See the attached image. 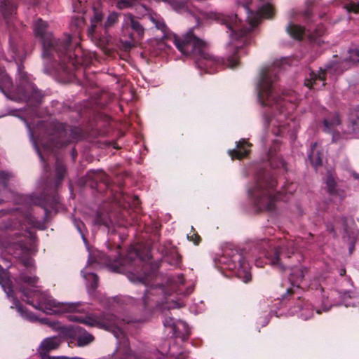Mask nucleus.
<instances>
[{
  "mask_svg": "<svg viewBox=\"0 0 359 359\" xmlns=\"http://www.w3.org/2000/svg\"><path fill=\"white\" fill-rule=\"evenodd\" d=\"M35 148H36V151H37V153H38V154H39V157H40L41 160L42 161H45L44 157L43 156V155H42L41 152L40 151V150H39V147H38L36 145H35Z\"/></svg>",
  "mask_w": 359,
  "mask_h": 359,
  "instance_id": "3c124183",
  "label": "nucleus"
},
{
  "mask_svg": "<svg viewBox=\"0 0 359 359\" xmlns=\"http://www.w3.org/2000/svg\"><path fill=\"white\" fill-rule=\"evenodd\" d=\"M132 29L137 34L139 38H142L144 34V29L142 24L139 22L138 19L130 13L124 15V18L122 24V33L125 36H128L129 41H125V46L130 48L134 46L133 34L129 32Z\"/></svg>",
  "mask_w": 359,
  "mask_h": 359,
  "instance_id": "9b49d317",
  "label": "nucleus"
},
{
  "mask_svg": "<svg viewBox=\"0 0 359 359\" xmlns=\"http://www.w3.org/2000/svg\"><path fill=\"white\" fill-rule=\"evenodd\" d=\"M167 298V292L163 286L149 287L145 290L144 295L142 297L144 304L149 305L150 302H154L157 306L167 308L168 309L177 308L179 304L172 302L170 305L165 306L167 303L165 300Z\"/></svg>",
  "mask_w": 359,
  "mask_h": 359,
  "instance_id": "1a4fd4ad",
  "label": "nucleus"
},
{
  "mask_svg": "<svg viewBox=\"0 0 359 359\" xmlns=\"http://www.w3.org/2000/svg\"><path fill=\"white\" fill-rule=\"evenodd\" d=\"M149 18L155 25L156 28L162 32V36L163 38H166L169 41H171L174 43L173 40L172 39V36H176L177 38L178 36L175 34L169 35V29L167 27L166 25L165 24V22L163 20V18L156 14L149 15ZM179 39L180 38L179 37Z\"/></svg>",
  "mask_w": 359,
  "mask_h": 359,
  "instance_id": "2eb2a0df",
  "label": "nucleus"
},
{
  "mask_svg": "<svg viewBox=\"0 0 359 359\" xmlns=\"http://www.w3.org/2000/svg\"><path fill=\"white\" fill-rule=\"evenodd\" d=\"M346 9L348 12L358 13L359 12V2L357 4H350L346 6Z\"/></svg>",
  "mask_w": 359,
  "mask_h": 359,
  "instance_id": "c03bdc74",
  "label": "nucleus"
},
{
  "mask_svg": "<svg viewBox=\"0 0 359 359\" xmlns=\"http://www.w3.org/2000/svg\"><path fill=\"white\" fill-rule=\"evenodd\" d=\"M15 246L18 248L19 247L22 251H25L24 243L22 242V241H19L16 243H15Z\"/></svg>",
  "mask_w": 359,
  "mask_h": 359,
  "instance_id": "09e8293b",
  "label": "nucleus"
},
{
  "mask_svg": "<svg viewBox=\"0 0 359 359\" xmlns=\"http://www.w3.org/2000/svg\"><path fill=\"white\" fill-rule=\"evenodd\" d=\"M12 87V81L4 69H0V88L10 89Z\"/></svg>",
  "mask_w": 359,
  "mask_h": 359,
  "instance_id": "2f4dec72",
  "label": "nucleus"
},
{
  "mask_svg": "<svg viewBox=\"0 0 359 359\" xmlns=\"http://www.w3.org/2000/svg\"><path fill=\"white\" fill-rule=\"evenodd\" d=\"M182 323L181 321L176 322L172 317H165L163 320V325L165 327H170L172 330V334H177V326L178 324Z\"/></svg>",
  "mask_w": 359,
  "mask_h": 359,
  "instance_id": "473e14b6",
  "label": "nucleus"
},
{
  "mask_svg": "<svg viewBox=\"0 0 359 359\" xmlns=\"http://www.w3.org/2000/svg\"><path fill=\"white\" fill-rule=\"evenodd\" d=\"M327 69L322 70L320 69V72L318 73H315L312 72L309 74V77L306 78L305 79V86H306L309 88H313L319 89L320 87L317 86V82H322L321 86H325V74L326 72Z\"/></svg>",
  "mask_w": 359,
  "mask_h": 359,
  "instance_id": "f3484780",
  "label": "nucleus"
},
{
  "mask_svg": "<svg viewBox=\"0 0 359 359\" xmlns=\"http://www.w3.org/2000/svg\"><path fill=\"white\" fill-rule=\"evenodd\" d=\"M54 138L55 145L62 147L67 145L70 142L77 140L79 138V131L77 128H71L69 126L57 123L54 125Z\"/></svg>",
  "mask_w": 359,
  "mask_h": 359,
  "instance_id": "9d476101",
  "label": "nucleus"
},
{
  "mask_svg": "<svg viewBox=\"0 0 359 359\" xmlns=\"http://www.w3.org/2000/svg\"><path fill=\"white\" fill-rule=\"evenodd\" d=\"M276 181L271 176L262 172L257 176L255 187L249 191L256 205L260 210L272 211L279 195L273 194Z\"/></svg>",
  "mask_w": 359,
  "mask_h": 359,
  "instance_id": "423d86ee",
  "label": "nucleus"
},
{
  "mask_svg": "<svg viewBox=\"0 0 359 359\" xmlns=\"http://www.w3.org/2000/svg\"><path fill=\"white\" fill-rule=\"evenodd\" d=\"M223 262L228 269L235 271L236 275L243 282L248 283L252 279L249 271L248 264L245 262L242 252L237 249H229L225 251Z\"/></svg>",
  "mask_w": 359,
  "mask_h": 359,
  "instance_id": "6e6552de",
  "label": "nucleus"
},
{
  "mask_svg": "<svg viewBox=\"0 0 359 359\" xmlns=\"http://www.w3.org/2000/svg\"><path fill=\"white\" fill-rule=\"evenodd\" d=\"M279 62H274L270 67H263L260 72L259 79L257 84V97L261 105L269 107L273 113L271 120L266 116L265 121L282 123L294 109L295 104L285 97L278 96L275 90V82L277 80Z\"/></svg>",
  "mask_w": 359,
  "mask_h": 359,
  "instance_id": "f257e3e1",
  "label": "nucleus"
},
{
  "mask_svg": "<svg viewBox=\"0 0 359 359\" xmlns=\"http://www.w3.org/2000/svg\"><path fill=\"white\" fill-rule=\"evenodd\" d=\"M187 1L186 0H171L170 5L176 10L180 11L184 9L187 6Z\"/></svg>",
  "mask_w": 359,
  "mask_h": 359,
  "instance_id": "58836bf2",
  "label": "nucleus"
},
{
  "mask_svg": "<svg viewBox=\"0 0 359 359\" xmlns=\"http://www.w3.org/2000/svg\"><path fill=\"white\" fill-rule=\"evenodd\" d=\"M287 33L295 39H301L303 33L304 29L303 27L294 25L293 23H290L287 27Z\"/></svg>",
  "mask_w": 359,
  "mask_h": 359,
  "instance_id": "c85d7f7f",
  "label": "nucleus"
},
{
  "mask_svg": "<svg viewBox=\"0 0 359 359\" xmlns=\"http://www.w3.org/2000/svg\"><path fill=\"white\" fill-rule=\"evenodd\" d=\"M317 143H313L311 145V152L308 157L314 167H317L322 164V158L320 152L317 149Z\"/></svg>",
  "mask_w": 359,
  "mask_h": 359,
  "instance_id": "393cba45",
  "label": "nucleus"
},
{
  "mask_svg": "<svg viewBox=\"0 0 359 359\" xmlns=\"http://www.w3.org/2000/svg\"><path fill=\"white\" fill-rule=\"evenodd\" d=\"M259 248H262V254L268 259L271 266L284 271L287 265L285 259H289L294 253L295 243L293 241H287L275 247L272 243L264 240Z\"/></svg>",
  "mask_w": 359,
  "mask_h": 359,
  "instance_id": "0eeeda50",
  "label": "nucleus"
},
{
  "mask_svg": "<svg viewBox=\"0 0 359 359\" xmlns=\"http://www.w3.org/2000/svg\"><path fill=\"white\" fill-rule=\"evenodd\" d=\"M73 223H74V226H76V228L77 229L78 231L81 234L83 239L85 240L84 235L82 231V227L83 226V223L81 220L77 219L76 218L73 219Z\"/></svg>",
  "mask_w": 359,
  "mask_h": 359,
  "instance_id": "37998d69",
  "label": "nucleus"
},
{
  "mask_svg": "<svg viewBox=\"0 0 359 359\" xmlns=\"http://www.w3.org/2000/svg\"><path fill=\"white\" fill-rule=\"evenodd\" d=\"M187 238L189 241H193L195 244H198L201 240L200 236L197 233H194L193 235H188Z\"/></svg>",
  "mask_w": 359,
  "mask_h": 359,
  "instance_id": "a18cd8bd",
  "label": "nucleus"
},
{
  "mask_svg": "<svg viewBox=\"0 0 359 359\" xmlns=\"http://www.w3.org/2000/svg\"><path fill=\"white\" fill-rule=\"evenodd\" d=\"M15 280L20 284V290L25 297L27 299L36 297L37 305H34L29 300L27 303L38 310L43 311L47 314L80 311L79 309L80 303L58 302L50 296L41 293L36 285L38 282L36 276H29L22 272Z\"/></svg>",
  "mask_w": 359,
  "mask_h": 359,
  "instance_id": "7ed1b4c3",
  "label": "nucleus"
},
{
  "mask_svg": "<svg viewBox=\"0 0 359 359\" xmlns=\"http://www.w3.org/2000/svg\"><path fill=\"white\" fill-rule=\"evenodd\" d=\"M59 203H60V199H59L58 196H57L56 194H54L52 196L51 201L50 202V205L51 206H53L54 205H57Z\"/></svg>",
  "mask_w": 359,
  "mask_h": 359,
  "instance_id": "de8ad7c7",
  "label": "nucleus"
},
{
  "mask_svg": "<svg viewBox=\"0 0 359 359\" xmlns=\"http://www.w3.org/2000/svg\"><path fill=\"white\" fill-rule=\"evenodd\" d=\"M348 127V133L353 134L359 132V110L350 113Z\"/></svg>",
  "mask_w": 359,
  "mask_h": 359,
  "instance_id": "5701e85b",
  "label": "nucleus"
},
{
  "mask_svg": "<svg viewBox=\"0 0 359 359\" xmlns=\"http://www.w3.org/2000/svg\"><path fill=\"white\" fill-rule=\"evenodd\" d=\"M133 262L135 264L138 263V266H141V270L142 271L143 275L139 274L137 269H134L133 271H128L127 273V276L131 282L142 284L144 287H146L149 284L150 279L152 278L157 266L143 262L140 258V253L138 250L134 247H130L128 249L126 257L123 258L119 256L114 261V263L109 264L108 266L114 272L121 273L123 271V266L128 264H132Z\"/></svg>",
  "mask_w": 359,
  "mask_h": 359,
  "instance_id": "39448f33",
  "label": "nucleus"
},
{
  "mask_svg": "<svg viewBox=\"0 0 359 359\" xmlns=\"http://www.w3.org/2000/svg\"><path fill=\"white\" fill-rule=\"evenodd\" d=\"M184 283V279L182 277H179L178 278V280L177 281V283H179V284H183Z\"/></svg>",
  "mask_w": 359,
  "mask_h": 359,
  "instance_id": "864d4df0",
  "label": "nucleus"
},
{
  "mask_svg": "<svg viewBox=\"0 0 359 359\" xmlns=\"http://www.w3.org/2000/svg\"><path fill=\"white\" fill-rule=\"evenodd\" d=\"M5 277L6 273L3 268L1 267V266L0 265V284L4 287L5 292L7 293V295L10 297L12 295L13 290L10 287H8V291H6L4 285V283L6 282Z\"/></svg>",
  "mask_w": 359,
  "mask_h": 359,
  "instance_id": "a19ab883",
  "label": "nucleus"
},
{
  "mask_svg": "<svg viewBox=\"0 0 359 359\" xmlns=\"http://www.w3.org/2000/svg\"><path fill=\"white\" fill-rule=\"evenodd\" d=\"M102 19V14L97 10H94V15L93 18L90 20V27H89L88 30V33L89 36H93V34L94 33L95 28L97 27V25L101 22Z\"/></svg>",
  "mask_w": 359,
  "mask_h": 359,
  "instance_id": "7c9ffc66",
  "label": "nucleus"
},
{
  "mask_svg": "<svg viewBox=\"0 0 359 359\" xmlns=\"http://www.w3.org/2000/svg\"><path fill=\"white\" fill-rule=\"evenodd\" d=\"M48 23L41 19H38L34 24V34L42 43L43 56L58 62L60 71L69 73L72 67L74 66L75 55L69 44L71 36L67 35L62 41L56 39L48 30Z\"/></svg>",
  "mask_w": 359,
  "mask_h": 359,
  "instance_id": "f03ea898",
  "label": "nucleus"
},
{
  "mask_svg": "<svg viewBox=\"0 0 359 359\" xmlns=\"http://www.w3.org/2000/svg\"><path fill=\"white\" fill-rule=\"evenodd\" d=\"M136 0H117L116 6L119 9H124L133 6Z\"/></svg>",
  "mask_w": 359,
  "mask_h": 359,
  "instance_id": "ea45409f",
  "label": "nucleus"
},
{
  "mask_svg": "<svg viewBox=\"0 0 359 359\" xmlns=\"http://www.w3.org/2000/svg\"><path fill=\"white\" fill-rule=\"evenodd\" d=\"M14 307L22 318L31 321L36 320L35 316L21 306L16 298L13 299V306H11V309H13Z\"/></svg>",
  "mask_w": 359,
  "mask_h": 359,
  "instance_id": "a878e982",
  "label": "nucleus"
},
{
  "mask_svg": "<svg viewBox=\"0 0 359 359\" xmlns=\"http://www.w3.org/2000/svg\"><path fill=\"white\" fill-rule=\"evenodd\" d=\"M249 146L250 144L248 142H246L244 140L239 141L238 142H237L236 149L229 150V154L232 159H241L248 154V150L247 149V147Z\"/></svg>",
  "mask_w": 359,
  "mask_h": 359,
  "instance_id": "aec40b11",
  "label": "nucleus"
},
{
  "mask_svg": "<svg viewBox=\"0 0 359 359\" xmlns=\"http://www.w3.org/2000/svg\"><path fill=\"white\" fill-rule=\"evenodd\" d=\"M341 123L338 114L333 113L324 118L323 121V130L325 133H332L335 128Z\"/></svg>",
  "mask_w": 359,
  "mask_h": 359,
  "instance_id": "a211bd4d",
  "label": "nucleus"
},
{
  "mask_svg": "<svg viewBox=\"0 0 359 359\" xmlns=\"http://www.w3.org/2000/svg\"><path fill=\"white\" fill-rule=\"evenodd\" d=\"M103 177H104V175L102 172H95V180H102Z\"/></svg>",
  "mask_w": 359,
  "mask_h": 359,
  "instance_id": "8fccbe9b",
  "label": "nucleus"
},
{
  "mask_svg": "<svg viewBox=\"0 0 359 359\" xmlns=\"http://www.w3.org/2000/svg\"><path fill=\"white\" fill-rule=\"evenodd\" d=\"M327 230L336 236L335 227H340L344 231H346L347 219L344 216L334 217L332 222L327 224Z\"/></svg>",
  "mask_w": 359,
  "mask_h": 359,
  "instance_id": "4be33fe9",
  "label": "nucleus"
},
{
  "mask_svg": "<svg viewBox=\"0 0 359 359\" xmlns=\"http://www.w3.org/2000/svg\"><path fill=\"white\" fill-rule=\"evenodd\" d=\"M114 202L120 206L126 207V204L136 207L139 204V198L137 196L130 197L122 192H119L114 196Z\"/></svg>",
  "mask_w": 359,
  "mask_h": 359,
  "instance_id": "6ab92c4d",
  "label": "nucleus"
},
{
  "mask_svg": "<svg viewBox=\"0 0 359 359\" xmlns=\"http://www.w3.org/2000/svg\"><path fill=\"white\" fill-rule=\"evenodd\" d=\"M18 65V74L20 77V83L18 86V91L21 98L25 100H31L37 97L39 92L34 83L28 79L25 72H22L21 67Z\"/></svg>",
  "mask_w": 359,
  "mask_h": 359,
  "instance_id": "ddd939ff",
  "label": "nucleus"
},
{
  "mask_svg": "<svg viewBox=\"0 0 359 359\" xmlns=\"http://www.w3.org/2000/svg\"><path fill=\"white\" fill-rule=\"evenodd\" d=\"M81 273L87 281V287L91 290H95L98 285V277L94 273H88L83 270Z\"/></svg>",
  "mask_w": 359,
  "mask_h": 359,
  "instance_id": "bb28decb",
  "label": "nucleus"
},
{
  "mask_svg": "<svg viewBox=\"0 0 359 359\" xmlns=\"http://www.w3.org/2000/svg\"><path fill=\"white\" fill-rule=\"evenodd\" d=\"M25 200L29 201V203L31 204L37 205L42 207H44L45 203H49V198H43V201H42L40 198H34L32 196H27Z\"/></svg>",
  "mask_w": 359,
  "mask_h": 359,
  "instance_id": "c9c22d12",
  "label": "nucleus"
},
{
  "mask_svg": "<svg viewBox=\"0 0 359 359\" xmlns=\"http://www.w3.org/2000/svg\"><path fill=\"white\" fill-rule=\"evenodd\" d=\"M11 177H13L11 173L5 171L0 172V184L3 186L4 189H6L7 187V182Z\"/></svg>",
  "mask_w": 359,
  "mask_h": 359,
  "instance_id": "4c0bfd02",
  "label": "nucleus"
},
{
  "mask_svg": "<svg viewBox=\"0 0 359 359\" xmlns=\"http://www.w3.org/2000/svg\"><path fill=\"white\" fill-rule=\"evenodd\" d=\"M320 290L322 292L323 289L321 287H320Z\"/></svg>",
  "mask_w": 359,
  "mask_h": 359,
  "instance_id": "13d9d810",
  "label": "nucleus"
},
{
  "mask_svg": "<svg viewBox=\"0 0 359 359\" xmlns=\"http://www.w3.org/2000/svg\"><path fill=\"white\" fill-rule=\"evenodd\" d=\"M93 223L95 225L109 227L112 224L111 215L102 208L95 214Z\"/></svg>",
  "mask_w": 359,
  "mask_h": 359,
  "instance_id": "412c9836",
  "label": "nucleus"
},
{
  "mask_svg": "<svg viewBox=\"0 0 359 359\" xmlns=\"http://www.w3.org/2000/svg\"><path fill=\"white\" fill-rule=\"evenodd\" d=\"M71 321L79 322L91 327H97L111 332L118 340V351L124 355V359H136V356L132 353L128 346V341L122 330V325L125 320H119L113 314L102 313L100 316L93 315L78 317L75 315L68 316Z\"/></svg>",
  "mask_w": 359,
  "mask_h": 359,
  "instance_id": "20e7f679",
  "label": "nucleus"
},
{
  "mask_svg": "<svg viewBox=\"0 0 359 359\" xmlns=\"http://www.w3.org/2000/svg\"><path fill=\"white\" fill-rule=\"evenodd\" d=\"M306 271V269L304 268L294 269L290 273L289 278L291 284L294 286L299 287V285L304 277V273Z\"/></svg>",
  "mask_w": 359,
  "mask_h": 359,
  "instance_id": "b1692460",
  "label": "nucleus"
},
{
  "mask_svg": "<svg viewBox=\"0 0 359 359\" xmlns=\"http://www.w3.org/2000/svg\"><path fill=\"white\" fill-rule=\"evenodd\" d=\"M55 172L57 177V183L62 180L65 173V168L62 161L56 158Z\"/></svg>",
  "mask_w": 359,
  "mask_h": 359,
  "instance_id": "72a5a7b5",
  "label": "nucleus"
},
{
  "mask_svg": "<svg viewBox=\"0 0 359 359\" xmlns=\"http://www.w3.org/2000/svg\"><path fill=\"white\" fill-rule=\"evenodd\" d=\"M344 273H345V270H343V271H341V273H340V274H341V276H343Z\"/></svg>",
  "mask_w": 359,
  "mask_h": 359,
  "instance_id": "6e6d98bb",
  "label": "nucleus"
},
{
  "mask_svg": "<svg viewBox=\"0 0 359 359\" xmlns=\"http://www.w3.org/2000/svg\"><path fill=\"white\" fill-rule=\"evenodd\" d=\"M72 156H73V158H74L75 156H74V152L72 153Z\"/></svg>",
  "mask_w": 359,
  "mask_h": 359,
  "instance_id": "4d7b16f0",
  "label": "nucleus"
},
{
  "mask_svg": "<svg viewBox=\"0 0 359 359\" xmlns=\"http://www.w3.org/2000/svg\"><path fill=\"white\" fill-rule=\"evenodd\" d=\"M44 210H45L46 215H48V209L46 207H44Z\"/></svg>",
  "mask_w": 359,
  "mask_h": 359,
  "instance_id": "5fc2aeb1",
  "label": "nucleus"
},
{
  "mask_svg": "<svg viewBox=\"0 0 359 359\" xmlns=\"http://www.w3.org/2000/svg\"><path fill=\"white\" fill-rule=\"evenodd\" d=\"M349 56L348 58L346 60L345 63L348 64L349 62H353V64H356L359 62V49L355 48L351 49L348 52Z\"/></svg>",
  "mask_w": 359,
  "mask_h": 359,
  "instance_id": "f704fd0d",
  "label": "nucleus"
},
{
  "mask_svg": "<svg viewBox=\"0 0 359 359\" xmlns=\"http://www.w3.org/2000/svg\"><path fill=\"white\" fill-rule=\"evenodd\" d=\"M287 293H290V290H287Z\"/></svg>",
  "mask_w": 359,
  "mask_h": 359,
  "instance_id": "bf43d9fd",
  "label": "nucleus"
},
{
  "mask_svg": "<svg viewBox=\"0 0 359 359\" xmlns=\"http://www.w3.org/2000/svg\"><path fill=\"white\" fill-rule=\"evenodd\" d=\"M326 186L327 188V191L330 194L335 193V187H336V183L331 176H328L326 179Z\"/></svg>",
  "mask_w": 359,
  "mask_h": 359,
  "instance_id": "79ce46f5",
  "label": "nucleus"
},
{
  "mask_svg": "<svg viewBox=\"0 0 359 359\" xmlns=\"http://www.w3.org/2000/svg\"><path fill=\"white\" fill-rule=\"evenodd\" d=\"M166 262L171 266L179 267L181 264V257L179 253L173 250L166 256Z\"/></svg>",
  "mask_w": 359,
  "mask_h": 359,
  "instance_id": "c756f323",
  "label": "nucleus"
},
{
  "mask_svg": "<svg viewBox=\"0 0 359 359\" xmlns=\"http://www.w3.org/2000/svg\"><path fill=\"white\" fill-rule=\"evenodd\" d=\"M118 15L116 13L112 12L109 14L107 19L104 23V27L109 28L113 26L118 22Z\"/></svg>",
  "mask_w": 359,
  "mask_h": 359,
  "instance_id": "e433bc0d",
  "label": "nucleus"
},
{
  "mask_svg": "<svg viewBox=\"0 0 359 359\" xmlns=\"http://www.w3.org/2000/svg\"><path fill=\"white\" fill-rule=\"evenodd\" d=\"M61 333L69 338L75 339L79 346H84L94 340V337L80 326L62 327Z\"/></svg>",
  "mask_w": 359,
  "mask_h": 359,
  "instance_id": "f8f14e48",
  "label": "nucleus"
},
{
  "mask_svg": "<svg viewBox=\"0 0 359 359\" xmlns=\"http://www.w3.org/2000/svg\"><path fill=\"white\" fill-rule=\"evenodd\" d=\"M15 5L8 1L4 0L1 4V12L4 18L7 20L15 13Z\"/></svg>",
  "mask_w": 359,
  "mask_h": 359,
  "instance_id": "cd10ccee",
  "label": "nucleus"
},
{
  "mask_svg": "<svg viewBox=\"0 0 359 359\" xmlns=\"http://www.w3.org/2000/svg\"><path fill=\"white\" fill-rule=\"evenodd\" d=\"M24 219L27 221L31 224H34V217L32 216L30 212H26L24 214Z\"/></svg>",
  "mask_w": 359,
  "mask_h": 359,
  "instance_id": "49530a36",
  "label": "nucleus"
},
{
  "mask_svg": "<svg viewBox=\"0 0 359 359\" xmlns=\"http://www.w3.org/2000/svg\"><path fill=\"white\" fill-rule=\"evenodd\" d=\"M9 51L12 59L16 61L17 64V60L22 61L26 55L22 43L13 39L9 40Z\"/></svg>",
  "mask_w": 359,
  "mask_h": 359,
  "instance_id": "dca6fc26",
  "label": "nucleus"
},
{
  "mask_svg": "<svg viewBox=\"0 0 359 359\" xmlns=\"http://www.w3.org/2000/svg\"><path fill=\"white\" fill-rule=\"evenodd\" d=\"M60 344L61 340L58 337H51L43 339L37 349L41 359L44 358L45 355H48L49 351L57 348Z\"/></svg>",
  "mask_w": 359,
  "mask_h": 359,
  "instance_id": "4468645a",
  "label": "nucleus"
},
{
  "mask_svg": "<svg viewBox=\"0 0 359 359\" xmlns=\"http://www.w3.org/2000/svg\"><path fill=\"white\" fill-rule=\"evenodd\" d=\"M278 127L279 128L278 133H280V135L283 134L284 133V125H278Z\"/></svg>",
  "mask_w": 359,
  "mask_h": 359,
  "instance_id": "603ef678",
  "label": "nucleus"
}]
</instances>
